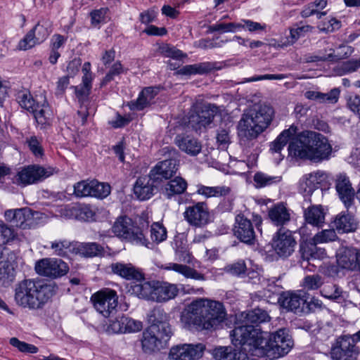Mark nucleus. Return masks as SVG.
Wrapping results in <instances>:
<instances>
[{
  "mask_svg": "<svg viewBox=\"0 0 360 360\" xmlns=\"http://www.w3.org/2000/svg\"><path fill=\"white\" fill-rule=\"evenodd\" d=\"M226 311L223 304L207 298H198L182 311L180 321L184 328L198 331L215 330L224 322Z\"/></svg>",
  "mask_w": 360,
  "mask_h": 360,
  "instance_id": "nucleus-1",
  "label": "nucleus"
},
{
  "mask_svg": "<svg viewBox=\"0 0 360 360\" xmlns=\"http://www.w3.org/2000/svg\"><path fill=\"white\" fill-rule=\"evenodd\" d=\"M274 115V108L266 104H255L245 110L237 125L241 144L253 146L257 139L271 126Z\"/></svg>",
  "mask_w": 360,
  "mask_h": 360,
  "instance_id": "nucleus-2",
  "label": "nucleus"
},
{
  "mask_svg": "<svg viewBox=\"0 0 360 360\" xmlns=\"http://www.w3.org/2000/svg\"><path fill=\"white\" fill-rule=\"evenodd\" d=\"M288 152L290 155L296 158L319 163L330 158L333 147L323 134L304 131L290 141Z\"/></svg>",
  "mask_w": 360,
  "mask_h": 360,
  "instance_id": "nucleus-3",
  "label": "nucleus"
},
{
  "mask_svg": "<svg viewBox=\"0 0 360 360\" xmlns=\"http://www.w3.org/2000/svg\"><path fill=\"white\" fill-rule=\"evenodd\" d=\"M54 294V288L41 281L25 279L15 288L16 304L30 310L41 309Z\"/></svg>",
  "mask_w": 360,
  "mask_h": 360,
  "instance_id": "nucleus-4",
  "label": "nucleus"
},
{
  "mask_svg": "<svg viewBox=\"0 0 360 360\" xmlns=\"http://www.w3.org/2000/svg\"><path fill=\"white\" fill-rule=\"evenodd\" d=\"M150 321L152 324L142 333L140 340L141 349L147 354L160 351L172 335L165 313L154 310L150 316Z\"/></svg>",
  "mask_w": 360,
  "mask_h": 360,
  "instance_id": "nucleus-5",
  "label": "nucleus"
},
{
  "mask_svg": "<svg viewBox=\"0 0 360 360\" xmlns=\"http://www.w3.org/2000/svg\"><path fill=\"white\" fill-rule=\"evenodd\" d=\"M257 330L252 326H236L231 331V342L240 349L232 352V360H255L253 357L264 359V356H259L255 352L261 345L266 344L265 340L257 338Z\"/></svg>",
  "mask_w": 360,
  "mask_h": 360,
  "instance_id": "nucleus-6",
  "label": "nucleus"
},
{
  "mask_svg": "<svg viewBox=\"0 0 360 360\" xmlns=\"http://www.w3.org/2000/svg\"><path fill=\"white\" fill-rule=\"evenodd\" d=\"M257 338H261L266 344L255 350L257 355L264 356V360H274L287 354L293 345V342L285 329H280L268 335L266 333L256 328Z\"/></svg>",
  "mask_w": 360,
  "mask_h": 360,
  "instance_id": "nucleus-7",
  "label": "nucleus"
},
{
  "mask_svg": "<svg viewBox=\"0 0 360 360\" xmlns=\"http://www.w3.org/2000/svg\"><path fill=\"white\" fill-rule=\"evenodd\" d=\"M177 285L164 281H147L131 286V292L139 298L156 302H167L179 294Z\"/></svg>",
  "mask_w": 360,
  "mask_h": 360,
  "instance_id": "nucleus-8",
  "label": "nucleus"
},
{
  "mask_svg": "<svg viewBox=\"0 0 360 360\" xmlns=\"http://www.w3.org/2000/svg\"><path fill=\"white\" fill-rule=\"evenodd\" d=\"M219 108L212 103L196 101L193 103L189 115L188 123L195 131L210 125L218 113Z\"/></svg>",
  "mask_w": 360,
  "mask_h": 360,
  "instance_id": "nucleus-9",
  "label": "nucleus"
},
{
  "mask_svg": "<svg viewBox=\"0 0 360 360\" xmlns=\"http://www.w3.org/2000/svg\"><path fill=\"white\" fill-rule=\"evenodd\" d=\"M112 232L119 238L132 243L149 248L150 242L146 238L143 231L133 224L132 220L127 217L117 219L112 227Z\"/></svg>",
  "mask_w": 360,
  "mask_h": 360,
  "instance_id": "nucleus-10",
  "label": "nucleus"
},
{
  "mask_svg": "<svg viewBox=\"0 0 360 360\" xmlns=\"http://www.w3.org/2000/svg\"><path fill=\"white\" fill-rule=\"evenodd\" d=\"M53 169L44 167L39 165H30L18 169L13 178V182L21 187L37 184L51 176Z\"/></svg>",
  "mask_w": 360,
  "mask_h": 360,
  "instance_id": "nucleus-11",
  "label": "nucleus"
},
{
  "mask_svg": "<svg viewBox=\"0 0 360 360\" xmlns=\"http://www.w3.org/2000/svg\"><path fill=\"white\" fill-rule=\"evenodd\" d=\"M360 339V331L354 335H344L336 340L331 349V358L333 360H356L359 354L356 340Z\"/></svg>",
  "mask_w": 360,
  "mask_h": 360,
  "instance_id": "nucleus-12",
  "label": "nucleus"
},
{
  "mask_svg": "<svg viewBox=\"0 0 360 360\" xmlns=\"http://www.w3.org/2000/svg\"><path fill=\"white\" fill-rule=\"evenodd\" d=\"M91 301L95 309L107 318L116 311L118 295L115 290L105 288L94 293Z\"/></svg>",
  "mask_w": 360,
  "mask_h": 360,
  "instance_id": "nucleus-13",
  "label": "nucleus"
},
{
  "mask_svg": "<svg viewBox=\"0 0 360 360\" xmlns=\"http://www.w3.org/2000/svg\"><path fill=\"white\" fill-rule=\"evenodd\" d=\"M183 216L189 225L198 228L203 227L212 221L208 205L205 202H197L187 206Z\"/></svg>",
  "mask_w": 360,
  "mask_h": 360,
  "instance_id": "nucleus-14",
  "label": "nucleus"
},
{
  "mask_svg": "<svg viewBox=\"0 0 360 360\" xmlns=\"http://www.w3.org/2000/svg\"><path fill=\"white\" fill-rule=\"evenodd\" d=\"M34 268L39 275L51 278L60 277L69 270L65 262L56 258L41 259L36 262Z\"/></svg>",
  "mask_w": 360,
  "mask_h": 360,
  "instance_id": "nucleus-15",
  "label": "nucleus"
},
{
  "mask_svg": "<svg viewBox=\"0 0 360 360\" xmlns=\"http://www.w3.org/2000/svg\"><path fill=\"white\" fill-rule=\"evenodd\" d=\"M206 347L202 343L184 344L170 349L169 360H198L202 356Z\"/></svg>",
  "mask_w": 360,
  "mask_h": 360,
  "instance_id": "nucleus-16",
  "label": "nucleus"
},
{
  "mask_svg": "<svg viewBox=\"0 0 360 360\" xmlns=\"http://www.w3.org/2000/svg\"><path fill=\"white\" fill-rule=\"evenodd\" d=\"M234 236L241 242L252 245L256 240V233L250 219L243 214L236 215L233 228Z\"/></svg>",
  "mask_w": 360,
  "mask_h": 360,
  "instance_id": "nucleus-17",
  "label": "nucleus"
},
{
  "mask_svg": "<svg viewBox=\"0 0 360 360\" xmlns=\"http://www.w3.org/2000/svg\"><path fill=\"white\" fill-rule=\"evenodd\" d=\"M296 241L289 230L280 229L274 236L272 246L281 257H288L294 251Z\"/></svg>",
  "mask_w": 360,
  "mask_h": 360,
  "instance_id": "nucleus-18",
  "label": "nucleus"
},
{
  "mask_svg": "<svg viewBox=\"0 0 360 360\" xmlns=\"http://www.w3.org/2000/svg\"><path fill=\"white\" fill-rule=\"evenodd\" d=\"M6 221L13 226L25 229L30 228L32 224L34 214L28 207L8 210L4 212Z\"/></svg>",
  "mask_w": 360,
  "mask_h": 360,
  "instance_id": "nucleus-19",
  "label": "nucleus"
},
{
  "mask_svg": "<svg viewBox=\"0 0 360 360\" xmlns=\"http://www.w3.org/2000/svg\"><path fill=\"white\" fill-rule=\"evenodd\" d=\"M91 89L83 85L75 87L76 97L80 103L77 114L81 117V124L82 125L86 124L87 117L96 111V107L89 101Z\"/></svg>",
  "mask_w": 360,
  "mask_h": 360,
  "instance_id": "nucleus-20",
  "label": "nucleus"
},
{
  "mask_svg": "<svg viewBox=\"0 0 360 360\" xmlns=\"http://www.w3.org/2000/svg\"><path fill=\"white\" fill-rule=\"evenodd\" d=\"M110 271L128 281H141L144 278L143 273L131 263L114 262L109 266Z\"/></svg>",
  "mask_w": 360,
  "mask_h": 360,
  "instance_id": "nucleus-21",
  "label": "nucleus"
},
{
  "mask_svg": "<svg viewBox=\"0 0 360 360\" xmlns=\"http://www.w3.org/2000/svg\"><path fill=\"white\" fill-rule=\"evenodd\" d=\"M335 188L340 200L349 209L353 205L355 191L349 178L345 174H340L337 176Z\"/></svg>",
  "mask_w": 360,
  "mask_h": 360,
  "instance_id": "nucleus-22",
  "label": "nucleus"
},
{
  "mask_svg": "<svg viewBox=\"0 0 360 360\" xmlns=\"http://www.w3.org/2000/svg\"><path fill=\"white\" fill-rule=\"evenodd\" d=\"M176 161L174 159H169L158 162L150 171V176L157 183L162 179H169L174 175L177 171Z\"/></svg>",
  "mask_w": 360,
  "mask_h": 360,
  "instance_id": "nucleus-23",
  "label": "nucleus"
},
{
  "mask_svg": "<svg viewBox=\"0 0 360 360\" xmlns=\"http://www.w3.org/2000/svg\"><path fill=\"white\" fill-rule=\"evenodd\" d=\"M359 253L354 248H343L337 255L338 265L345 269L354 271L359 267Z\"/></svg>",
  "mask_w": 360,
  "mask_h": 360,
  "instance_id": "nucleus-24",
  "label": "nucleus"
},
{
  "mask_svg": "<svg viewBox=\"0 0 360 360\" xmlns=\"http://www.w3.org/2000/svg\"><path fill=\"white\" fill-rule=\"evenodd\" d=\"M157 182L148 176L139 177L134 186V194L140 200H146L150 198L157 186Z\"/></svg>",
  "mask_w": 360,
  "mask_h": 360,
  "instance_id": "nucleus-25",
  "label": "nucleus"
},
{
  "mask_svg": "<svg viewBox=\"0 0 360 360\" xmlns=\"http://www.w3.org/2000/svg\"><path fill=\"white\" fill-rule=\"evenodd\" d=\"M175 143L181 151L191 156L197 155L202 149L200 142L197 139L188 135H177L175 138Z\"/></svg>",
  "mask_w": 360,
  "mask_h": 360,
  "instance_id": "nucleus-26",
  "label": "nucleus"
},
{
  "mask_svg": "<svg viewBox=\"0 0 360 360\" xmlns=\"http://www.w3.org/2000/svg\"><path fill=\"white\" fill-rule=\"evenodd\" d=\"M158 93L157 87H146L141 91L137 99L131 101L128 106L131 110H142L150 105Z\"/></svg>",
  "mask_w": 360,
  "mask_h": 360,
  "instance_id": "nucleus-27",
  "label": "nucleus"
},
{
  "mask_svg": "<svg viewBox=\"0 0 360 360\" xmlns=\"http://www.w3.org/2000/svg\"><path fill=\"white\" fill-rule=\"evenodd\" d=\"M270 317L266 311L257 308L248 312L241 313L240 320H241L242 322L237 323L236 326H252L255 328H257L253 324L268 321Z\"/></svg>",
  "mask_w": 360,
  "mask_h": 360,
  "instance_id": "nucleus-28",
  "label": "nucleus"
},
{
  "mask_svg": "<svg viewBox=\"0 0 360 360\" xmlns=\"http://www.w3.org/2000/svg\"><path fill=\"white\" fill-rule=\"evenodd\" d=\"M158 267L164 270L174 271L183 275L187 278H193L198 281L205 280V277L203 274L186 265L170 262L158 266Z\"/></svg>",
  "mask_w": 360,
  "mask_h": 360,
  "instance_id": "nucleus-29",
  "label": "nucleus"
},
{
  "mask_svg": "<svg viewBox=\"0 0 360 360\" xmlns=\"http://www.w3.org/2000/svg\"><path fill=\"white\" fill-rule=\"evenodd\" d=\"M297 128L291 126L289 129L283 130L278 136L271 143L270 151L272 154L276 155L279 160L283 158L281 152L287 144L290 138L296 133Z\"/></svg>",
  "mask_w": 360,
  "mask_h": 360,
  "instance_id": "nucleus-30",
  "label": "nucleus"
},
{
  "mask_svg": "<svg viewBox=\"0 0 360 360\" xmlns=\"http://www.w3.org/2000/svg\"><path fill=\"white\" fill-rule=\"evenodd\" d=\"M268 217L271 221L276 226H283L290 219V214L285 206L278 203L269 210Z\"/></svg>",
  "mask_w": 360,
  "mask_h": 360,
  "instance_id": "nucleus-31",
  "label": "nucleus"
},
{
  "mask_svg": "<svg viewBox=\"0 0 360 360\" xmlns=\"http://www.w3.org/2000/svg\"><path fill=\"white\" fill-rule=\"evenodd\" d=\"M187 187V181L181 176H176L167 182L163 188V194L170 199L175 195L184 193Z\"/></svg>",
  "mask_w": 360,
  "mask_h": 360,
  "instance_id": "nucleus-32",
  "label": "nucleus"
},
{
  "mask_svg": "<svg viewBox=\"0 0 360 360\" xmlns=\"http://www.w3.org/2000/svg\"><path fill=\"white\" fill-rule=\"evenodd\" d=\"M324 174L322 172H316L308 174L302 177L300 183V190L306 194H311L320 184Z\"/></svg>",
  "mask_w": 360,
  "mask_h": 360,
  "instance_id": "nucleus-33",
  "label": "nucleus"
},
{
  "mask_svg": "<svg viewBox=\"0 0 360 360\" xmlns=\"http://www.w3.org/2000/svg\"><path fill=\"white\" fill-rule=\"evenodd\" d=\"M216 69V63L203 62L193 65H186L180 68L177 73L182 75H203Z\"/></svg>",
  "mask_w": 360,
  "mask_h": 360,
  "instance_id": "nucleus-34",
  "label": "nucleus"
},
{
  "mask_svg": "<svg viewBox=\"0 0 360 360\" xmlns=\"http://www.w3.org/2000/svg\"><path fill=\"white\" fill-rule=\"evenodd\" d=\"M304 219L307 223L316 227L324 224L325 213L321 205H313L304 210Z\"/></svg>",
  "mask_w": 360,
  "mask_h": 360,
  "instance_id": "nucleus-35",
  "label": "nucleus"
},
{
  "mask_svg": "<svg viewBox=\"0 0 360 360\" xmlns=\"http://www.w3.org/2000/svg\"><path fill=\"white\" fill-rule=\"evenodd\" d=\"M304 295L297 292H287L284 294L281 299V305L290 311L295 312L300 310V307L305 303Z\"/></svg>",
  "mask_w": 360,
  "mask_h": 360,
  "instance_id": "nucleus-36",
  "label": "nucleus"
},
{
  "mask_svg": "<svg viewBox=\"0 0 360 360\" xmlns=\"http://www.w3.org/2000/svg\"><path fill=\"white\" fill-rule=\"evenodd\" d=\"M231 192L230 187L226 186H207L198 185L196 193L205 198H219L229 195Z\"/></svg>",
  "mask_w": 360,
  "mask_h": 360,
  "instance_id": "nucleus-37",
  "label": "nucleus"
},
{
  "mask_svg": "<svg viewBox=\"0 0 360 360\" xmlns=\"http://www.w3.org/2000/svg\"><path fill=\"white\" fill-rule=\"evenodd\" d=\"M350 50V47L347 46H343L339 47L337 53H335V51L333 49H329L328 50H326V53H323L321 52L318 53L312 56H311V59L309 60L310 62H316V61H332L335 62L343 58L342 53L344 52L345 55L347 54L348 51Z\"/></svg>",
  "mask_w": 360,
  "mask_h": 360,
  "instance_id": "nucleus-38",
  "label": "nucleus"
},
{
  "mask_svg": "<svg viewBox=\"0 0 360 360\" xmlns=\"http://www.w3.org/2000/svg\"><path fill=\"white\" fill-rule=\"evenodd\" d=\"M334 225L339 232H352L356 229L357 223L354 217L347 213H340L335 217Z\"/></svg>",
  "mask_w": 360,
  "mask_h": 360,
  "instance_id": "nucleus-39",
  "label": "nucleus"
},
{
  "mask_svg": "<svg viewBox=\"0 0 360 360\" xmlns=\"http://www.w3.org/2000/svg\"><path fill=\"white\" fill-rule=\"evenodd\" d=\"M317 244H315L310 240L308 244L301 246L302 257L304 260L309 261L311 259H321L326 257V252L324 249L318 248Z\"/></svg>",
  "mask_w": 360,
  "mask_h": 360,
  "instance_id": "nucleus-40",
  "label": "nucleus"
},
{
  "mask_svg": "<svg viewBox=\"0 0 360 360\" xmlns=\"http://www.w3.org/2000/svg\"><path fill=\"white\" fill-rule=\"evenodd\" d=\"M37 41L40 44L44 41L51 33V22L48 19H41L30 30Z\"/></svg>",
  "mask_w": 360,
  "mask_h": 360,
  "instance_id": "nucleus-41",
  "label": "nucleus"
},
{
  "mask_svg": "<svg viewBox=\"0 0 360 360\" xmlns=\"http://www.w3.org/2000/svg\"><path fill=\"white\" fill-rule=\"evenodd\" d=\"M326 0H315L303 8L301 15L303 18H308L314 14H316L317 18L320 19L326 14V12H319V11L326 8Z\"/></svg>",
  "mask_w": 360,
  "mask_h": 360,
  "instance_id": "nucleus-42",
  "label": "nucleus"
},
{
  "mask_svg": "<svg viewBox=\"0 0 360 360\" xmlns=\"http://www.w3.org/2000/svg\"><path fill=\"white\" fill-rule=\"evenodd\" d=\"M15 276V270L13 264L8 260L0 261V283L8 285Z\"/></svg>",
  "mask_w": 360,
  "mask_h": 360,
  "instance_id": "nucleus-43",
  "label": "nucleus"
},
{
  "mask_svg": "<svg viewBox=\"0 0 360 360\" xmlns=\"http://www.w3.org/2000/svg\"><path fill=\"white\" fill-rule=\"evenodd\" d=\"M18 239V234L11 226L0 220V246L10 245Z\"/></svg>",
  "mask_w": 360,
  "mask_h": 360,
  "instance_id": "nucleus-44",
  "label": "nucleus"
},
{
  "mask_svg": "<svg viewBox=\"0 0 360 360\" xmlns=\"http://www.w3.org/2000/svg\"><path fill=\"white\" fill-rule=\"evenodd\" d=\"M38 124L44 125L49 124L51 120L52 112L47 104H43L41 106L35 105L34 110L31 111Z\"/></svg>",
  "mask_w": 360,
  "mask_h": 360,
  "instance_id": "nucleus-45",
  "label": "nucleus"
},
{
  "mask_svg": "<svg viewBox=\"0 0 360 360\" xmlns=\"http://www.w3.org/2000/svg\"><path fill=\"white\" fill-rule=\"evenodd\" d=\"M254 182L257 188H263L271 186L281 181V176H271L259 172L254 175Z\"/></svg>",
  "mask_w": 360,
  "mask_h": 360,
  "instance_id": "nucleus-46",
  "label": "nucleus"
},
{
  "mask_svg": "<svg viewBox=\"0 0 360 360\" xmlns=\"http://www.w3.org/2000/svg\"><path fill=\"white\" fill-rule=\"evenodd\" d=\"M91 197L103 199L110 193V186L106 183H101L97 180H91Z\"/></svg>",
  "mask_w": 360,
  "mask_h": 360,
  "instance_id": "nucleus-47",
  "label": "nucleus"
},
{
  "mask_svg": "<svg viewBox=\"0 0 360 360\" xmlns=\"http://www.w3.org/2000/svg\"><path fill=\"white\" fill-rule=\"evenodd\" d=\"M16 101L22 108H24L29 112L33 111L34 108L36 105L35 101L31 94L26 90L20 91L17 94Z\"/></svg>",
  "mask_w": 360,
  "mask_h": 360,
  "instance_id": "nucleus-48",
  "label": "nucleus"
},
{
  "mask_svg": "<svg viewBox=\"0 0 360 360\" xmlns=\"http://www.w3.org/2000/svg\"><path fill=\"white\" fill-rule=\"evenodd\" d=\"M337 239L338 236L334 229H324L316 233L311 238V241L315 244H320L333 242Z\"/></svg>",
  "mask_w": 360,
  "mask_h": 360,
  "instance_id": "nucleus-49",
  "label": "nucleus"
},
{
  "mask_svg": "<svg viewBox=\"0 0 360 360\" xmlns=\"http://www.w3.org/2000/svg\"><path fill=\"white\" fill-rule=\"evenodd\" d=\"M174 249L175 256L179 262L188 264L193 262V257L190 252L186 243L181 242V244L178 245V242L176 241Z\"/></svg>",
  "mask_w": 360,
  "mask_h": 360,
  "instance_id": "nucleus-50",
  "label": "nucleus"
},
{
  "mask_svg": "<svg viewBox=\"0 0 360 360\" xmlns=\"http://www.w3.org/2000/svg\"><path fill=\"white\" fill-rule=\"evenodd\" d=\"M241 25L240 22H229L223 23L217 22L209 27L210 32H236L241 30Z\"/></svg>",
  "mask_w": 360,
  "mask_h": 360,
  "instance_id": "nucleus-51",
  "label": "nucleus"
},
{
  "mask_svg": "<svg viewBox=\"0 0 360 360\" xmlns=\"http://www.w3.org/2000/svg\"><path fill=\"white\" fill-rule=\"evenodd\" d=\"M9 343L19 352L22 353L36 354L39 351L38 347L35 345L20 341L17 338H11L9 340Z\"/></svg>",
  "mask_w": 360,
  "mask_h": 360,
  "instance_id": "nucleus-52",
  "label": "nucleus"
},
{
  "mask_svg": "<svg viewBox=\"0 0 360 360\" xmlns=\"http://www.w3.org/2000/svg\"><path fill=\"white\" fill-rule=\"evenodd\" d=\"M241 29L247 30L251 33H261L266 32L267 25L265 23L255 22L248 19H242L240 20Z\"/></svg>",
  "mask_w": 360,
  "mask_h": 360,
  "instance_id": "nucleus-53",
  "label": "nucleus"
},
{
  "mask_svg": "<svg viewBox=\"0 0 360 360\" xmlns=\"http://www.w3.org/2000/svg\"><path fill=\"white\" fill-rule=\"evenodd\" d=\"M312 30L313 27L308 25L291 28L290 30V37L288 39V44H293L300 37H304L307 33L311 32Z\"/></svg>",
  "mask_w": 360,
  "mask_h": 360,
  "instance_id": "nucleus-54",
  "label": "nucleus"
},
{
  "mask_svg": "<svg viewBox=\"0 0 360 360\" xmlns=\"http://www.w3.org/2000/svg\"><path fill=\"white\" fill-rule=\"evenodd\" d=\"M91 180H83L74 186V193L77 197H91Z\"/></svg>",
  "mask_w": 360,
  "mask_h": 360,
  "instance_id": "nucleus-55",
  "label": "nucleus"
},
{
  "mask_svg": "<svg viewBox=\"0 0 360 360\" xmlns=\"http://www.w3.org/2000/svg\"><path fill=\"white\" fill-rule=\"evenodd\" d=\"M151 239L157 243H161L167 238V230L160 223H153L150 228Z\"/></svg>",
  "mask_w": 360,
  "mask_h": 360,
  "instance_id": "nucleus-56",
  "label": "nucleus"
},
{
  "mask_svg": "<svg viewBox=\"0 0 360 360\" xmlns=\"http://www.w3.org/2000/svg\"><path fill=\"white\" fill-rule=\"evenodd\" d=\"M323 282L319 275H311L304 277L302 281V286L308 290H314L319 288Z\"/></svg>",
  "mask_w": 360,
  "mask_h": 360,
  "instance_id": "nucleus-57",
  "label": "nucleus"
},
{
  "mask_svg": "<svg viewBox=\"0 0 360 360\" xmlns=\"http://www.w3.org/2000/svg\"><path fill=\"white\" fill-rule=\"evenodd\" d=\"M77 216L82 220L91 221L96 219L95 210L89 205H82L76 210Z\"/></svg>",
  "mask_w": 360,
  "mask_h": 360,
  "instance_id": "nucleus-58",
  "label": "nucleus"
},
{
  "mask_svg": "<svg viewBox=\"0 0 360 360\" xmlns=\"http://www.w3.org/2000/svg\"><path fill=\"white\" fill-rule=\"evenodd\" d=\"M71 242L66 240H56L51 243V248L54 253L58 256H63L67 253V250L70 248Z\"/></svg>",
  "mask_w": 360,
  "mask_h": 360,
  "instance_id": "nucleus-59",
  "label": "nucleus"
},
{
  "mask_svg": "<svg viewBox=\"0 0 360 360\" xmlns=\"http://www.w3.org/2000/svg\"><path fill=\"white\" fill-rule=\"evenodd\" d=\"M232 348L226 346H219L212 351V354L216 360H232Z\"/></svg>",
  "mask_w": 360,
  "mask_h": 360,
  "instance_id": "nucleus-60",
  "label": "nucleus"
},
{
  "mask_svg": "<svg viewBox=\"0 0 360 360\" xmlns=\"http://www.w3.org/2000/svg\"><path fill=\"white\" fill-rule=\"evenodd\" d=\"M26 143L32 153L37 158H41L44 155V150L41 145V141L35 136L27 139Z\"/></svg>",
  "mask_w": 360,
  "mask_h": 360,
  "instance_id": "nucleus-61",
  "label": "nucleus"
},
{
  "mask_svg": "<svg viewBox=\"0 0 360 360\" xmlns=\"http://www.w3.org/2000/svg\"><path fill=\"white\" fill-rule=\"evenodd\" d=\"M359 65L357 61H347L338 65L335 71L338 75H342L356 71Z\"/></svg>",
  "mask_w": 360,
  "mask_h": 360,
  "instance_id": "nucleus-62",
  "label": "nucleus"
},
{
  "mask_svg": "<svg viewBox=\"0 0 360 360\" xmlns=\"http://www.w3.org/2000/svg\"><path fill=\"white\" fill-rule=\"evenodd\" d=\"M82 254L86 257H95L102 252V248L96 243H89L82 245Z\"/></svg>",
  "mask_w": 360,
  "mask_h": 360,
  "instance_id": "nucleus-63",
  "label": "nucleus"
},
{
  "mask_svg": "<svg viewBox=\"0 0 360 360\" xmlns=\"http://www.w3.org/2000/svg\"><path fill=\"white\" fill-rule=\"evenodd\" d=\"M108 8H100L93 11L91 15V24L94 26H98L101 23H105L107 21Z\"/></svg>",
  "mask_w": 360,
  "mask_h": 360,
  "instance_id": "nucleus-64",
  "label": "nucleus"
}]
</instances>
